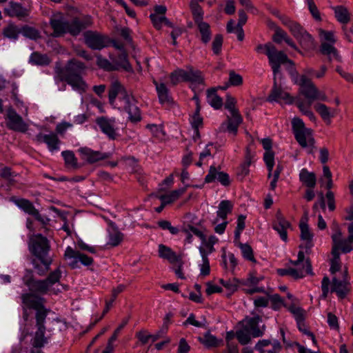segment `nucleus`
Here are the masks:
<instances>
[{
  "label": "nucleus",
  "instance_id": "obj_5",
  "mask_svg": "<svg viewBox=\"0 0 353 353\" xmlns=\"http://www.w3.org/2000/svg\"><path fill=\"white\" fill-rule=\"evenodd\" d=\"M290 75L292 81L299 86V93L306 98L307 101H303L312 103L315 101L318 88L312 79L305 76H299L295 70L290 72Z\"/></svg>",
  "mask_w": 353,
  "mask_h": 353
},
{
  "label": "nucleus",
  "instance_id": "obj_46",
  "mask_svg": "<svg viewBox=\"0 0 353 353\" xmlns=\"http://www.w3.org/2000/svg\"><path fill=\"white\" fill-rule=\"evenodd\" d=\"M15 203L19 208L23 210L25 212L32 216L34 214H37V210L35 209L34 206L30 201L24 199H21L17 200L15 201Z\"/></svg>",
  "mask_w": 353,
  "mask_h": 353
},
{
  "label": "nucleus",
  "instance_id": "obj_58",
  "mask_svg": "<svg viewBox=\"0 0 353 353\" xmlns=\"http://www.w3.org/2000/svg\"><path fill=\"white\" fill-rule=\"evenodd\" d=\"M296 324L299 331L306 335L309 339L312 340V343L316 345L317 342L315 336L314 334L307 329L306 325L305 324V321L298 322Z\"/></svg>",
  "mask_w": 353,
  "mask_h": 353
},
{
  "label": "nucleus",
  "instance_id": "obj_48",
  "mask_svg": "<svg viewBox=\"0 0 353 353\" xmlns=\"http://www.w3.org/2000/svg\"><path fill=\"white\" fill-rule=\"evenodd\" d=\"M335 17L337 20L343 24H346L350 21L348 10L343 6H336L334 8Z\"/></svg>",
  "mask_w": 353,
  "mask_h": 353
},
{
  "label": "nucleus",
  "instance_id": "obj_28",
  "mask_svg": "<svg viewBox=\"0 0 353 353\" xmlns=\"http://www.w3.org/2000/svg\"><path fill=\"white\" fill-rule=\"evenodd\" d=\"M23 303L28 308L35 310L43 307V299L32 294H23L21 296Z\"/></svg>",
  "mask_w": 353,
  "mask_h": 353
},
{
  "label": "nucleus",
  "instance_id": "obj_41",
  "mask_svg": "<svg viewBox=\"0 0 353 353\" xmlns=\"http://www.w3.org/2000/svg\"><path fill=\"white\" fill-rule=\"evenodd\" d=\"M207 101L214 109H219L223 105V100L217 95L216 90L214 88L207 91Z\"/></svg>",
  "mask_w": 353,
  "mask_h": 353
},
{
  "label": "nucleus",
  "instance_id": "obj_8",
  "mask_svg": "<svg viewBox=\"0 0 353 353\" xmlns=\"http://www.w3.org/2000/svg\"><path fill=\"white\" fill-rule=\"evenodd\" d=\"M120 108L128 114L129 119L132 122L139 121L141 119V113L137 105L134 97L128 92H123L122 96L119 97Z\"/></svg>",
  "mask_w": 353,
  "mask_h": 353
},
{
  "label": "nucleus",
  "instance_id": "obj_34",
  "mask_svg": "<svg viewBox=\"0 0 353 353\" xmlns=\"http://www.w3.org/2000/svg\"><path fill=\"white\" fill-rule=\"evenodd\" d=\"M299 179L303 184L309 188H314L316 185V178L314 172H310L307 169L303 168L299 173Z\"/></svg>",
  "mask_w": 353,
  "mask_h": 353
},
{
  "label": "nucleus",
  "instance_id": "obj_18",
  "mask_svg": "<svg viewBox=\"0 0 353 353\" xmlns=\"http://www.w3.org/2000/svg\"><path fill=\"white\" fill-rule=\"evenodd\" d=\"M186 74L185 81L190 82V88L194 92L198 90L203 88L204 77L201 71L190 68L188 70H186Z\"/></svg>",
  "mask_w": 353,
  "mask_h": 353
},
{
  "label": "nucleus",
  "instance_id": "obj_11",
  "mask_svg": "<svg viewBox=\"0 0 353 353\" xmlns=\"http://www.w3.org/2000/svg\"><path fill=\"white\" fill-rule=\"evenodd\" d=\"M285 24L288 27L292 34L303 48H310L313 46V38L299 23L288 20L285 22Z\"/></svg>",
  "mask_w": 353,
  "mask_h": 353
},
{
  "label": "nucleus",
  "instance_id": "obj_14",
  "mask_svg": "<svg viewBox=\"0 0 353 353\" xmlns=\"http://www.w3.org/2000/svg\"><path fill=\"white\" fill-rule=\"evenodd\" d=\"M252 314H253V316H247L245 318L243 321V326L250 332L252 337H260L263 335L265 327L264 325L261 327L259 325V323L262 321L261 317L259 315L255 314L254 312H252Z\"/></svg>",
  "mask_w": 353,
  "mask_h": 353
},
{
  "label": "nucleus",
  "instance_id": "obj_39",
  "mask_svg": "<svg viewBox=\"0 0 353 353\" xmlns=\"http://www.w3.org/2000/svg\"><path fill=\"white\" fill-rule=\"evenodd\" d=\"M252 154L248 150L245 157V160L237 170V176L241 179H243L250 172V166L252 163Z\"/></svg>",
  "mask_w": 353,
  "mask_h": 353
},
{
  "label": "nucleus",
  "instance_id": "obj_20",
  "mask_svg": "<svg viewBox=\"0 0 353 353\" xmlns=\"http://www.w3.org/2000/svg\"><path fill=\"white\" fill-rule=\"evenodd\" d=\"M347 277V270L345 269L342 280H339L336 277L332 279L331 291L336 292L337 296L341 299H343L350 291L348 288L349 282Z\"/></svg>",
  "mask_w": 353,
  "mask_h": 353
},
{
  "label": "nucleus",
  "instance_id": "obj_9",
  "mask_svg": "<svg viewBox=\"0 0 353 353\" xmlns=\"http://www.w3.org/2000/svg\"><path fill=\"white\" fill-rule=\"evenodd\" d=\"M274 83L271 92L268 97L270 102H277L285 104H292L294 101V98L282 88L281 78H273Z\"/></svg>",
  "mask_w": 353,
  "mask_h": 353
},
{
  "label": "nucleus",
  "instance_id": "obj_23",
  "mask_svg": "<svg viewBox=\"0 0 353 353\" xmlns=\"http://www.w3.org/2000/svg\"><path fill=\"white\" fill-rule=\"evenodd\" d=\"M4 12L9 17H15L20 19L28 17L30 14L28 9L23 7L21 4L13 1H10L8 6L4 8Z\"/></svg>",
  "mask_w": 353,
  "mask_h": 353
},
{
  "label": "nucleus",
  "instance_id": "obj_1",
  "mask_svg": "<svg viewBox=\"0 0 353 353\" xmlns=\"http://www.w3.org/2000/svg\"><path fill=\"white\" fill-rule=\"evenodd\" d=\"M50 24L53 30L52 35L54 37H59L66 33L77 36L92 24V20L90 17H88L83 20L75 18L68 21L62 15L57 14L51 17Z\"/></svg>",
  "mask_w": 353,
  "mask_h": 353
},
{
  "label": "nucleus",
  "instance_id": "obj_26",
  "mask_svg": "<svg viewBox=\"0 0 353 353\" xmlns=\"http://www.w3.org/2000/svg\"><path fill=\"white\" fill-rule=\"evenodd\" d=\"M159 256L163 259L168 261L170 263L175 264L176 261H180L183 259V254H177L170 247L163 244H159L158 246Z\"/></svg>",
  "mask_w": 353,
  "mask_h": 353
},
{
  "label": "nucleus",
  "instance_id": "obj_36",
  "mask_svg": "<svg viewBox=\"0 0 353 353\" xmlns=\"http://www.w3.org/2000/svg\"><path fill=\"white\" fill-rule=\"evenodd\" d=\"M199 341L208 348L218 347L222 343L221 339H218L215 336L211 334L210 332H207L203 336H200Z\"/></svg>",
  "mask_w": 353,
  "mask_h": 353
},
{
  "label": "nucleus",
  "instance_id": "obj_13",
  "mask_svg": "<svg viewBox=\"0 0 353 353\" xmlns=\"http://www.w3.org/2000/svg\"><path fill=\"white\" fill-rule=\"evenodd\" d=\"M85 44L92 50H101L108 43V39L105 36L93 31H86L83 34Z\"/></svg>",
  "mask_w": 353,
  "mask_h": 353
},
{
  "label": "nucleus",
  "instance_id": "obj_43",
  "mask_svg": "<svg viewBox=\"0 0 353 353\" xmlns=\"http://www.w3.org/2000/svg\"><path fill=\"white\" fill-rule=\"evenodd\" d=\"M296 104L300 111L308 117V118L311 120L314 121L316 120V117L314 114L311 110V105L312 103L310 102H304L303 100L297 99L296 101Z\"/></svg>",
  "mask_w": 353,
  "mask_h": 353
},
{
  "label": "nucleus",
  "instance_id": "obj_60",
  "mask_svg": "<svg viewBox=\"0 0 353 353\" xmlns=\"http://www.w3.org/2000/svg\"><path fill=\"white\" fill-rule=\"evenodd\" d=\"M305 1L313 18L316 21H321V14L314 0H305Z\"/></svg>",
  "mask_w": 353,
  "mask_h": 353
},
{
  "label": "nucleus",
  "instance_id": "obj_22",
  "mask_svg": "<svg viewBox=\"0 0 353 353\" xmlns=\"http://www.w3.org/2000/svg\"><path fill=\"white\" fill-rule=\"evenodd\" d=\"M97 123L101 130L105 134L109 139H115L117 137L115 128V119L106 117H99L97 119Z\"/></svg>",
  "mask_w": 353,
  "mask_h": 353
},
{
  "label": "nucleus",
  "instance_id": "obj_62",
  "mask_svg": "<svg viewBox=\"0 0 353 353\" xmlns=\"http://www.w3.org/2000/svg\"><path fill=\"white\" fill-rule=\"evenodd\" d=\"M289 310L294 315L296 323L305 321V311L303 309L299 307L292 306Z\"/></svg>",
  "mask_w": 353,
  "mask_h": 353
},
{
  "label": "nucleus",
  "instance_id": "obj_12",
  "mask_svg": "<svg viewBox=\"0 0 353 353\" xmlns=\"http://www.w3.org/2000/svg\"><path fill=\"white\" fill-rule=\"evenodd\" d=\"M7 127L13 131L26 132L28 129V124L23 118L12 108L7 110L5 117Z\"/></svg>",
  "mask_w": 353,
  "mask_h": 353
},
{
  "label": "nucleus",
  "instance_id": "obj_37",
  "mask_svg": "<svg viewBox=\"0 0 353 353\" xmlns=\"http://www.w3.org/2000/svg\"><path fill=\"white\" fill-rule=\"evenodd\" d=\"M111 229L109 230L108 244L112 246L118 245L123 240V235L118 230L115 223H110Z\"/></svg>",
  "mask_w": 353,
  "mask_h": 353
},
{
  "label": "nucleus",
  "instance_id": "obj_54",
  "mask_svg": "<svg viewBox=\"0 0 353 353\" xmlns=\"http://www.w3.org/2000/svg\"><path fill=\"white\" fill-rule=\"evenodd\" d=\"M32 287L41 293L48 292L51 288L46 279L34 281Z\"/></svg>",
  "mask_w": 353,
  "mask_h": 353
},
{
  "label": "nucleus",
  "instance_id": "obj_7",
  "mask_svg": "<svg viewBox=\"0 0 353 353\" xmlns=\"http://www.w3.org/2000/svg\"><path fill=\"white\" fill-rule=\"evenodd\" d=\"M267 56L273 72V78L279 77V79H281L282 77L280 71V68L282 64L289 63L292 65H294V62L289 59L283 52L278 51L274 45H272L270 50H268Z\"/></svg>",
  "mask_w": 353,
  "mask_h": 353
},
{
  "label": "nucleus",
  "instance_id": "obj_47",
  "mask_svg": "<svg viewBox=\"0 0 353 353\" xmlns=\"http://www.w3.org/2000/svg\"><path fill=\"white\" fill-rule=\"evenodd\" d=\"M203 0H191L190 8L192 11L194 22L203 20V12L201 7L199 4V1Z\"/></svg>",
  "mask_w": 353,
  "mask_h": 353
},
{
  "label": "nucleus",
  "instance_id": "obj_42",
  "mask_svg": "<svg viewBox=\"0 0 353 353\" xmlns=\"http://www.w3.org/2000/svg\"><path fill=\"white\" fill-rule=\"evenodd\" d=\"M29 61L32 65L44 66L50 64V59L47 54L34 52L31 54Z\"/></svg>",
  "mask_w": 353,
  "mask_h": 353
},
{
  "label": "nucleus",
  "instance_id": "obj_4",
  "mask_svg": "<svg viewBox=\"0 0 353 353\" xmlns=\"http://www.w3.org/2000/svg\"><path fill=\"white\" fill-rule=\"evenodd\" d=\"M293 132L296 140L303 148L312 153L314 147V139L310 129L305 127L303 121L299 118H294L292 121Z\"/></svg>",
  "mask_w": 353,
  "mask_h": 353
},
{
  "label": "nucleus",
  "instance_id": "obj_35",
  "mask_svg": "<svg viewBox=\"0 0 353 353\" xmlns=\"http://www.w3.org/2000/svg\"><path fill=\"white\" fill-rule=\"evenodd\" d=\"M195 23L197 26L198 30L201 34V39L202 42L204 43H208L212 37V32L210 30V25L203 20L196 21Z\"/></svg>",
  "mask_w": 353,
  "mask_h": 353
},
{
  "label": "nucleus",
  "instance_id": "obj_56",
  "mask_svg": "<svg viewBox=\"0 0 353 353\" xmlns=\"http://www.w3.org/2000/svg\"><path fill=\"white\" fill-rule=\"evenodd\" d=\"M202 263L199 265L200 272L202 276L209 275L210 273V267L208 257L206 254L201 251Z\"/></svg>",
  "mask_w": 353,
  "mask_h": 353
},
{
  "label": "nucleus",
  "instance_id": "obj_45",
  "mask_svg": "<svg viewBox=\"0 0 353 353\" xmlns=\"http://www.w3.org/2000/svg\"><path fill=\"white\" fill-rule=\"evenodd\" d=\"M21 30L14 23H10L3 29V35L11 40H17Z\"/></svg>",
  "mask_w": 353,
  "mask_h": 353
},
{
  "label": "nucleus",
  "instance_id": "obj_16",
  "mask_svg": "<svg viewBox=\"0 0 353 353\" xmlns=\"http://www.w3.org/2000/svg\"><path fill=\"white\" fill-rule=\"evenodd\" d=\"M291 223L284 217L281 212H277L272 222V228L279 234L281 239L288 241V231L291 229Z\"/></svg>",
  "mask_w": 353,
  "mask_h": 353
},
{
  "label": "nucleus",
  "instance_id": "obj_52",
  "mask_svg": "<svg viewBox=\"0 0 353 353\" xmlns=\"http://www.w3.org/2000/svg\"><path fill=\"white\" fill-rule=\"evenodd\" d=\"M199 108H197L196 112L190 117V122L192 128L194 130V132L199 134V128L203 125V118L199 113Z\"/></svg>",
  "mask_w": 353,
  "mask_h": 353
},
{
  "label": "nucleus",
  "instance_id": "obj_10",
  "mask_svg": "<svg viewBox=\"0 0 353 353\" xmlns=\"http://www.w3.org/2000/svg\"><path fill=\"white\" fill-rule=\"evenodd\" d=\"M64 258L69 260L68 265L72 269L79 268V263L88 267L93 263V259L68 246L64 252Z\"/></svg>",
  "mask_w": 353,
  "mask_h": 353
},
{
  "label": "nucleus",
  "instance_id": "obj_57",
  "mask_svg": "<svg viewBox=\"0 0 353 353\" xmlns=\"http://www.w3.org/2000/svg\"><path fill=\"white\" fill-rule=\"evenodd\" d=\"M236 99L228 95L225 103V108L230 112V115H240L238 110L236 108Z\"/></svg>",
  "mask_w": 353,
  "mask_h": 353
},
{
  "label": "nucleus",
  "instance_id": "obj_33",
  "mask_svg": "<svg viewBox=\"0 0 353 353\" xmlns=\"http://www.w3.org/2000/svg\"><path fill=\"white\" fill-rule=\"evenodd\" d=\"M110 58L112 61L114 62L115 66H117V70L120 68H123L126 71H130L132 70L131 65L128 59V54L125 52H121L117 58H115L113 55L110 54Z\"/></svg>",
  "mask_w": 353,
  "mask_h": 353
},
{
  "label": "nucleus",
  "instance_id": "obj_2",
  "mask_svg": "<svg viewBox=\"0 0 353 353\" xmlns=\"http://www.w3.org/2000/svg\"><path fill=\"white\" fill-rule=\"evenodd\" d=\"M85 68L83 63L76 59H71L61 70L59 75L61 80L66 81L74 90L80 92H85L87 84L82 78Z\"/></svg>",
  "mask_w": 353,
  "mask_h": 353
},
{
  "label": "nucleus",
  "instance_id": "obj_51",
  "mask_svg": "<svg viewBox=\"0 0 353 353\" xmlns=\"http://www.w3.org/2000/svg\"><path fill=\"white\" fill-rule=\"evenodd\" d=\"M97 64L101 68L107 71L117 70V66L113 61L110 62L108 59L103 58L101 56H97Z\"/></svg>",
  "mask_w": 353,
  "mask_h": 353
},
{
  "label": "nucleus",
  "instance_id": "obj_31",
  "mask_svg": "<svg viewBox=\"0 0 353 353\" xmlns=\"http://www.w3.org/2000/svg\"><path fill=\"white\" fill-rule=\"evenodd\" d=\"M314 108L327 124L331 123V119L336 114L334 109L330 108L323 103H316Z\"/></svg>",
  "mask_w": 353,
  "mask_h": 353
},
{
  "label": "nucleus",
  "instance_id": "obj_24",
  "mask_svg": "<svg viewBox=\"0 0 353 353\" xmlns=\"http://www.w3.org/2000/svg\"><path fill=\"white\" fill-rule=\"evenodd\" d=\"M157 92L159 102L163 105H170L173 103L172 97L167 85L163 82L153 81Z\"/></svg>",
  "mask_w": 353,
  "mask_h": 353
},
{
  "label": "nucleus",
  "instance_id": "obj_61",
  "mask_svg": "<svg viewBox=\"0 0 353 353\" xmlns=\"http://www.w3.org/2000/svg\"><path fill=\"white\" fill-rule=\"evenodd\" d=\"M151 21L154 25V26L157 29H160L161 28L162 23L164 22L166 24L169 23V21L164 16H159L156 14H151L150 15Z\"/></svg>",
  "mask_w": 353,
  "mask_h": 353
},
{
  "label": "nucleus",
  "instance_id": "obj_19",
  "mask_svg": "<svg viewBox=\"0 0 353 353\" xmlns=\"http://www.w3.org/2000/svg\"><path fill=\"white\" fill-rule=\"evenodd\" d=\"M263 148L265 150L263 155V161L266 165L268 170V177L270 178L272 176V171L274 166V154L271 150L272 148V140L269 138H265L261 141Z\"/></svg>",
  "mask_w": 353,
  "mask_h": 353
},
{
  "label": "nucleus",
  "instance_id": "obj_63",
  "mask_svg": "<svg viewBox=\"0 0 353 353\" xmlns=\"http://www.w3.org/2000/svg\"><path fill=\"white\" fill-rule=\"evenodd\" d=\"M272 341L269 339L259 340L254 346V350L259 353H266L267 347L271 345Z\"/></svg>",
  "mask_w": 353,
  "mask_h": 353
},
{
  "label": "nucleus",
  "instance_id": "obj_59",
  "mask_svg": "<svg viewBox=\"0 0 353 353\" xmlns=\"http://www.w3.org/2000/svg\"><path fill=\"white\" fill-rule=\"evenodd\" d=\"M21 33H22V34L26 37L32 39H36L39 37V32L38 30L28 26H25L21 29Z\"/></svg>",
  "mask_w": 353,
  "mask_h": 353
},
{
  "label": "nucleus",
  "instance_id": "obj_30",
  "mask_svg": "<svg viewBox=\"0 0 353 353\" xmlns=\"http://www.w3.org/2000/svg\"><path fill=\"white\" fill-rule=\"evenodd\" d=\"M226 123H223L221 126L222 130H228L229 132L235 135L238 131V127L243 119L241 115H230Z\"/></svg>",
  "mask_w": 353,
  "mask_h": 353
},
{
  "label": "nucleus",
  "instance_id": "obj_21",
  "mask_svg": "<svg viewBox=\"0 0 353 353\" xmlns=\"http://www.w3.org/2000/svg\"><path fill=\"white\" fill-rule=\"evenodd\" d=\"M307 268H287L283 269H279L277 270L278 274L280 276H289L294 279H298L304 277L306 274H311L312 266L310 263L306 262Z\"/></svg>",
  "mask_w": 353,
  "mask_h": 353
},
{
  "label": "nucleus",
  "instance_id": "obj_25",
  "mask_svg": "<svg viewBox=\"0 0 353 353\" xmlns=\"http://www.w3.org/2000/svg\"><path fill=\"white\" fill-rule=\"evenodd\" d=\"M216 179L224 186L230 184L229 175L227 173L218 172L215 167L211 166L208 174L205 176V182L209 183L214 182Z\"/></svg>",
  "mask_w": 353,
  "mask_h": 353
},
{
  "label": "nucleus",
  "instance_id": "obj_53",
  "mask_svg": "<svg viewBox=\"0 0 353 353\" xmlns=\"http://www.w3.org/2000/svg\"><path fill=\"white\" fill-rule=\"evenodd\" d=\"M236 336L239 341V343L242 345L248 344L251 340V334L248 330L245 329L244 326L243 328L236 332Z\"/></svg>",
  "mask_w": 353,
  "mask_h": 353
},
{
  "label": "nucleus",
  "instance_id": "obj_64",
  "mask_svg": "<svg viewBox=\"0 0 353 353\" xmlns=\"http://www.w3.org/2000/svg\"><path fill=\"white\" fill-rule=\"evenodd\" d=\"M243 83L242 77L236 74L234 71H230L229 73V84L233 86H238L241 85Z\"/></svg>",
  "mask_w": 353,
  "mask_h": 353
},
{
  "label": "nucleus",
  "instance_id": "obj_15",
  "mask_svg": "<svg viewBox=\"0 0 353 353\" xmlns=\"http://www.w3.org/2000/svg\"><path fill=\"white\" fill-rule=\"evenodd\" d=\"M34 141L39 144H46L48 150L51 152L60 150L61 141L55 132H50L48 134L39 132L35 136Z\"/></svg>",
  "mask_w": 353,
  "mask_h": 353
},
{
  "label": "nucleus",
  "instance_id": "obj_38",
  "mask_svg": "<svg viewBox=\"0 0 353 353\" xmlns=\"http://www.w3.org/2000/svg\"><path fill=\"white\" fill-rule=\"evenodd\" d=\"M123 92H128L123 86L118 81H114L112 83L110 88L109 90V101L111 104H113L115 101L117 97L122 96Z\"/></svg>",
  "mask_w": 353,
  "mask_h": 353
},
{
  "label": "nucleus",
  "instance_id": "obj_32",
  "mask_svg": "<svg viewBox=\"0 0 353 353\" xmlns=\"http://www.w3.org/2000/svg\"><path fill=\"white\" fill-rule=\"evenodd\" d=\"M301 239L305 243V248L309 250L313 247V234L310 231L307 224L302 223L300 224Z\"/></svg>",
  "mask_w": 353,
  "mask_h": 353
},
{
  "label": "nucleus",
  "instance_id": "obj_44",
  "mask_svg": "<svg viewBox=\"0 0 353 353\" xmlns=\"http://www.w3.org/2000/svg\"><path fill=\"white\" fill-rule=\"evenodd\" d=\"M45 327L40 326L32 339V344L34 347H41L47 343V339L44 336Z\"/></svg>",
  "mask_w": 353,
  "mask_h": 353
},
{
  "label": "nucleus",
  "instance_id": "obj_40",
  "mask_svg": "<svg viewBox=\"0 0 353 353\" xmlns=\"http://www.w3.org/2000/svg\"><path fill=\"white\" fill-rule=\"evenodd\" d=\"M237 247L240 249L241 255L245 260L254 264L256 263L257 261L254 257V251L250 245L239 242Z\"/></svg>",
  "mask_w": 353,
  "mask_h": 353
},
{
  "label": "nucleus",
  "instance_id": "obj_17",
  "mask_svg": "<svg viewBox=\"0 0 353 353\" xmlns=\"http://www.w3.org/2000/svg\"><path fill=\"white\" fill-rule=\"evenodd\" d=\"M81 159L88 164H94L98 161L109 158L108 153L93 150L91 148L84 147L78 150Z\"/></svg>",
  "mask_w": 353,
  "mask_h": 353
},
{
  "label": "nucleus",
  "instance_id": "obj_49",
  "mask_svg": "<svg viewBox=\"0 0 353 353\" xmlns=\"http://www.w3.org/2000/svg\"><path fill=\"white\" fill-rule=\"evenodd\" d=\"M186 77V70L183 69H177L170 73V82L172 85H175L181 81H185Z\"/></svg>",
  "mask_w": 353,
  "mask_h": 353
},
{
  "label": "nucleus",
  "instance_id": "obj_27",
  "mask_svg": "<svg viewBox=\"0 0 353 353\" xmlns=\"http://www.w3.org/2000/svg\"><path fill=\"white\" fill-rule=\"evenodd\" d=\"M233 207L234 205L231 201H221L218 206V210L216 211V217L212 221V223H217L220 219L226 220L228 215L232 213Z\"/></svg>",
  "mask_w": 353,
  "mask_h": 353
},
{
  "label": "nucleus",
  "instance_id": "obj_6",
  "mask_svg": "<svg viewBox=\"0 0 353 353\" xmlns=\"http://www.w3.org/2000/svg\"><path fill=\"white\" fill-rule=\"evenodd\" d=\"M319 34L321 42L320 47L321 54L327 56L330 61L332 60L341 61L338 51L334 46L336 41L334 32L319 29Z\"/></svg>",
  "mask_w": 353,
  "mask_h": 353
},
{
  "label": "nucleus",
  "instance_id": "obj_55",
  "mask_svg": "<svg viewBox=\"0 0 353 353\" xmlns=\"http://www.w3.org/2000/svg\"><path fill=\"white\" fill-rule=\"evenodd\" d=\"M332 229L333 230V234L331 236L332 240V245L337 246L343 239L342 232L339 225L337 223H333Z\"/></svg>",
  "mask_w": 353,
  "mask_h": 353
},
{
  "label": "nucleus",
  "instance_id": "obj_29",
  "mask_svg": "<svg viewBox=\"0 0 353 353\" xmlns=\"http://www.w3.org/2000/svg\"><path fill=\"white\" fill-rule=\"evenodd\" d=\"M186 191V188H181L177 190H174L168 194H157V197L163 202V204H171L176 201Z\"/></svg>",
  "mask_w": 353,
  "mask_h": 353
},
{
  "label": "nucleus",
  "instance_id": "obj_3",
  "mask_svg": "<svg viewBox=\"0 0 353 353\" xmlns=\"http://www.w3.org/2000/svg\"><path fill=\"white\" fill-rule=\"evenodd\" d=\"M28 247L31 254L48 270L52 262L49 256L50 245L48 239L41 234H34L30 238Z\"/></svg>",
  "mask_w": 353,
  "mask_h": 353
},
{
  "label": "nucleus",
  "instance_id": "obj_50",
  "mask_svg": "<svg viewBox=\"0 0 353 353\" xmlns=\"http://www.w3.org/2000/svg\"><path fill=\"white\" fill-rule=\"evenodd\" d=\"M61 155L65 161V163L67 166L71 168L77 167V159L72 151L65 150L61 152Z\"/></svg>",
  "mask_w": 353,
  "mask_h": 353
}]
</instances>
